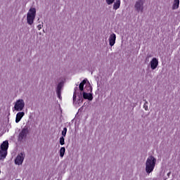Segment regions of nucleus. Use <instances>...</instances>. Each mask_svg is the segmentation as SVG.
<instances>
[{"label": "nucleus", "instance_id": "6", "mask_svg": "<svg viewBox=\"0 0 180 180\" xmlns=\"http://www.w3.org/2000/svg\"><path fill=\"white\" fill-rule=\"evenodd\" d=\"M29 133V128L25 127L23 128L20 133L18 134V140L20 141H22V140H24V139H26L27 137V134Z\"/></svg>", "mask_w": 180, "mask_h": 180}, {"label": "nucleus", "instance_id": "16", "mask_svg": "<svg viewBox=\"0 0 180 180\" xmlns=\"http://www.w3.org/2000/svg\"><path fill=\"white\" fill-rule=\"evenodd\" d=\"M59 143H60V146H64L65 144V141L64 139V136H61L60 138Z\"/></svg>", "mask_w": 180, "mask_h": 180}, {"label": "nucleus", "instance_id": "13", "mask_svg": "<svg viewBox=\"0 0 180 180\" xmlns=\"http://www.w3.org/2000/svg\"><path fill=\"white\" fill-rule=\"evenodd\" d=\"M119 8H120V0H116V2L113 5V9L117 11Z\"/></svg>", "mask_w": 180, "mask_h": 180}, {"label": "nucleus", "instance_id": "17", "mask_svg": "<svg viewBox=\"0 0 180 180\" xmlns=\"http://www.w3.org/2000/svg\"><path fill=\"white\" fill-rule=\"evenodd\" d=\"M62 136L63 137H65V136H67V127L63 128V130L62 131Z\"/></svg>", "mask_w": 180, "mask_h": 180}, {"label": "nucleus", "instance_id": "12", "mask_svg": "<svg viewBox=\"0 0 180 180\" xmlns=\"http://www.w3.org/2000/svg\"><path fill=\"white\" fill-rule=\"evenodd\" d=\"M172 8L173 11L178 9L179 8V0H174Z\"/></svg>", "mask_w": 180, "mask_h": 180}, {"label": "nucleus", "instance_id": "7", "mask_svg": "<svg viewBox=\"0 0 180 180\" xmlns=\"http://www.w3.org/2000/svg\"><path fill=\"white\" fill-rule=\"evenodd\" d=\"M23 161H25V155L23 153H20L15 158V164L16 165H22V164H23Z\"/></svg>", "mask_w": 180, "mask_h": 180}, {"label": "nucleus", "instance_id": "2", "mask_svg": "<svg viewBox=\"0 0 180 180\" xmlns=\"http://www.w3.org/2000/svg\"><path fill=\"white\" fill-rule=\"evenodd\" d=\"M8 148H9V142L4 141L0 147V160H5L8 155Z\"/></svg>", "mask_w": 180, "mask_h": 180}, {"label": "nucleus", "instance_id": "11", "mask_svg": "<svg viewBox=\"0 0 180 180\" xmlns=\"http://www.w3.org/2000/svg\"><path fill=\"white\" fill-rule=\"evenodd\" d=\"M83 98L84 99H88V101H92V99H94L92 94H88L85 92L83 93Z\"/></svg>", "mask_w": 180, "mask_h": 180}, {"label": "nucleus", "instance_id": "10", "mask_svg": "<svg viewBox=\"0 0 180 180\" xmlns=\"http://www.w3.org/2000/svg\"><path fill=\"white\" fill-rule=\"evenodd\" d=\"M24 116H25L24 112H18L15 117V123H19V122L22 120V117H23Z\"/></svg>", "mask_w": 180, "mask_h": 180}, {"label": "nucleus", "instance_id": "5", "mask_svg": "<svg viewBox=\"0 0 180 180\" xmlns=\"http://www.w3.org/2000/svg\"><path fill=\"white\" fill-rule=\"evenodd\" d=\"M24 108L25 101L22 99H19L15 102V104L14 105L15 110H17V112H20L21 110H23Z\"/></svg>", "mask_w": 180, "mask_h": 180}, {"label": "nucleus", "instance_id": "9", "mask_svg": "<svg viewBox=\"0 0 180 180\" xmlns=\"http://www.w3.org/2000/svg\"><path fill=\"white\" fill-rule=\"evenodd\" d=\"M109 43H110V46H111V47L115 46V43H116V34H111L110 35Z\"/></svg>", "mask_w": 180, "mask_h": 180}, {"label": "nucleus", "instance_id": "19", "mask_svg": "<svg viewBox=\"0 0 180 180\" xmlns=\"http://www.w3.org/2000/svg\"><path fill=\"white\" fill-rule=\"evenodd\" d=\"M115 2V0H106V3L108 5H112Z\"/></svg>", "mask_w": 180, "mask_h": 180}, {"label": "nucleus", "instance_id": "15", "mask_svg": "<svg viewBox=\"0 0 180 180\" xmlns=\"http://www.w3.org/2000/svg\"><path fill=\"white\" fill-rule=\"evenodd\" d=\"M64 154H65V148L62 147L60 149V157L61 158L64 157Z\"/></svg>", "mask_w": 180, "mask_h": 180}, {"label": "nucleus", "instance_id": "1", "mask_svg": "<svg viewBox=\"0 0 180 180\" xmlns=\"http://www.w3.org/2000/svg\"><path fill=\"white\" fill-rule=\"evenodd\" d=\"M157 162V159L154 156H149L146 160V171L147 174H151L155 168V163Z\"/></svg>", "mask_w": 180, "mask_h": 180}, {"label": "nucleus", "instance_id": "20", "mask_svg": "<svg viewBox=\"0 0 180 180\" xmlns=\"http://www.w3.org/2000/svg\"><path fill=\"white\" fill-rule=\"evenodd\" d=\"M148 103V102L146 101V103H144L143 105V108L145 109V110H148V105H147Z\"/></svg>", "mask_w": 180, "mask_h": 180}, {"label": "nucleus", "instance_id": "18", "mask_svg": "<svg viewBox=\"0 0 180 180\" xmlns=\"http://www.w3.org/2000/svg\"><path fill=\"white\" fill-rule=\"evenodd\" d=\"M61 88H63V84L59 83L57 86L56 91H61Z\"/></svg>", "mask_w": 180, "mask_h": 180}, {"label": "nucleus", "instance_id": "23", "mask_svg": "<svg viewBox=\"0 0 180 180\" xmlns=\"http://www.w3.org/2000/svg\"><path fill=\"white\" fill-rule=\"evenodd\" d=\"M38 29H39V30H40V29H41V25H38Z\"/></svg>", "mask_w": 180, "mask_h": 180}, {"label": "nucleus", "instance_id": "21", "mask_svg": "<svg viewBox=\"0 0 180 180\" xmlns=\"http://www.w3.org/2000/svg\"><path fill=\"white\" fill-rule=\"evenodd\" d=\"M56 94L58 95V98L61 99V91H56Z\"/></svg>", "mask_w": 180, "mask_h": 180}, {"label": "nucleus", "instance_id": "22", "mask_svg": "<svg viewBox=\"0 0 180 180\" xmlns=\"http://www.w3.org/2000/svg\"><path fill=\"white\" fill-rule=\"evenodd\" d=\"M77 99V94H75V92L73 94V102H75Z\"/></svg>", "mask_w": 180, "mask_h": 180}, {"label": "nucleus", "instance_id": "8", "mask_svg": "<svg viewBox=\"0 0 180 180\" xmlns=\"http://www.w3.org/2000/svg\"><path fill=\"white\" fill-rule=\"evenodd\" d=\"M157 67H158V60L157 58H153L150 61V68L151 70H155Z\"/></svg>", "mask_w": 180, "mask_h": 180}, {"label": "nucleus", "instance_id": "4", "mask_svg": "<svg viewBox=\"0 0 180 180\" xmlns=\"http://www.w3.org/2000/svg\"><path fill=\"white\" fill-rule=\"evenodd\" d=\"M144 4H146V0H137L134 4V8L136 12L143 13L144 11Z\"/></svg>", "mask_w": 180, "mask_h": 180}, {"label": "nucleus", "instance_id": "3", "mask_svg": "<svg viewBox=\"0 0 180 180\" xmlns=\"http://www.w3.org/2000/svg\"><path fill=\"white\" fill-rule=\"evenodd\" d=\"M36 18V8H30L27 14V22L28 25H32Z\"/></svg>", "mask_w": 180, "mask_h": 180}, {"label": "nucleus", "instance_id": "14", "mask_svg": "<svg viewBox=\"0 0 180 180\" xmlns=\"http://www.w3.org/2000/svg\"><path fill=\"white\" fill-rule=\"evenodd\" d=\"M85 84H86V80L84 79L79 86V88L81 91H84V85H85Z\"/></svg>", "mask_w": 180, "mask_h": 180}, {"label": "nucleus", "instance_id": "24", "mask_svg": "<svg viewBox=\"0 0 180 180\" xmlns=\"http://www.w3.org/2000/svg\"><path fill=\"white\" fill-rule=\"evenodd\" d=\"M0 174H1V170H0Z\"/></svg>", "mask_w": 180, "mask_h": 180}]
</instances>
